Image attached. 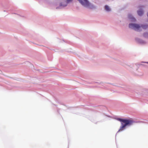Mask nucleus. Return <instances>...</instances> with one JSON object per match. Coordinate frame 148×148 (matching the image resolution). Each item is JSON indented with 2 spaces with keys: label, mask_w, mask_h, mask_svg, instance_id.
<instances>
[{
  "label": "nucleus",
  "mask_w": 148,
  "mask_h": 148,
  "mask_svg": "<svg viewBox=\"0 0 148 148\" xmlns=\"http://www.w3.org/2000/svg\"><path fill=\"white\" fill-rule=\"evenodd\" d=\"M117 120L121 122V125L119 131H121L124 130L127 126H130L132 125L133 121L131 119H125L119 118Z\"/></svg>",
  "instance_id": "obj_1"
},
{
  "label": "nucleus",
  "mask_w": 148,
  "mask_h": 148,
  "mask_svg": "<svg viewBox=\"0 0 148 148\" xmlns=\"http://www.w3.org/2000/svg\"><path fill=\"white\" fill-rule=\"evenodd\" d=\"M130 28L134 29L137 31H140L141 30V29H146L148 27L147 25H141L140 26L136 24H130L129 25Z\"/></svg>",
  "instance_id": "obj_2"
},
{
  "label": "nucleus",
  "mask_w": 148,
  "mask_h": 148,
  "mask_svg": "<svg viewBox=\"0 0 148 148\" xmlns=\"http://www.w3.org/2000/svg\"><path fill=\"white\" fill-rule=\"evenodd\" d=\"M79 2L83 5L85 7H88L90 5L88 4H86V3H85V2L83 1L82 0H77Z\"/></svg>",
  "instance_id": "obj_3"
},
{
  "label": "nucleus",
  "mask_w": 148,
  "mask_h": 148,
  "mask_svg": "<svg viewBox=\"0 0 148 148\" xmlns=\"http://www.w3.org/2000/svg\"><path fill=\"white\" fill-rule=\"evenodd\" d=\"M139 16H141L143 14V11L142 10H139L137 12Z\"/></svg>",
  "instance_id": "obj_4"
},
{
  "label": "nucleus",
  "mask_w": 148,
  "mask_h": 148,
  "mask_svg": "<svg viewBox=\"0 0 148 148\" xmlns=\"http://www.w3.org/2000/svg\"><path fill=\"white\" fill-rule=\"evenodd\" d=\"M105 10L107 11H109L110 10V9L109 7L107 5L105 6Z\"/></svg>",
  "instance_id": "obj_5"
},
{
  "label": "nucleus",
  "mask_w": 148,
  "mask_h": 148,
  "mask_svg": "<svg viewBox=\"0 0 148 148\" xmlns=\"http://www.w3.org/2000/svg\"><path fill=\"white\" fill-rule=\"evenodd\" d=\"M85 2V3H86V4H88L89 5H90V3L89 2L87 1V0H83Z\"/></svg>",
  "instance_id": "obj_6"
},
{
  "label": "nucleus",
  "mask_w": 148,
  "mask_h": 148,
  "mask_svg": "<svg viewBox=\"0 0 148 148\" xmlns=\"http://www.w3.org/2000/svg\"><path fill=\"white\" fill-rule=\"evenodd\" d=\"M72 1V0H66V3H69L71 2Z\"/></svg>",
  "instance_id": "obj_7"
},
{
  "label": "nucleus",
  "mask_w": 148,
  "mask_h": 148,
  "mask_svg": "<svg viewBox=\"0 0 148 148\" xmlns=\"http://www.w3.org/2000/svg\"><path fill=\"white\" fill-rule=\"evenodd\" d=\"M144 36H146V35H145V34H144Z\"/></svg>",
  "instance_id": "obj_8"
},
{
  "label": "nucleus",
  "mask_w": 148,
  "mask_h": 148,
  "mask_svg": "<svg viewBox=\"0 0 148 148\" xmlns=\"http://www.w3.org/2000/svg\"><path fill=\"white\" fill-rule=\"evenodd\" d=\"M147 16H148V13H147Z\"/></svg>",
  "instance_id": "obj_9"
},
{
  "label": "nucleus",
  "mask_w": 148,
  "mask_h": 148,
  "mask_svg": "<svg viewBox=\"0 0 148 148\" xmlns=\"http://www.w3.org/2000/svg\"><path fill=\"white\" fill-rule=\"evenodd\" d=\"M134 21H135V19L134 18Z\"/></svg>",
  "instance_id": "obj_10"
},
{
  "label": "nucleus",
  "mask_w": 148,
  "mask_h": 148,
  "mask_svg": "<svg viewBox=\"0 0 148 148\" xmlns=\"http://www.w3.org/2000/svg\"><path fill=\"white\" fill-rule=\"evenodd\" d=\"M147 63H148V62H147Z\"/></svg>",
  "instance_id": "obj_11"
}]
</instances>
